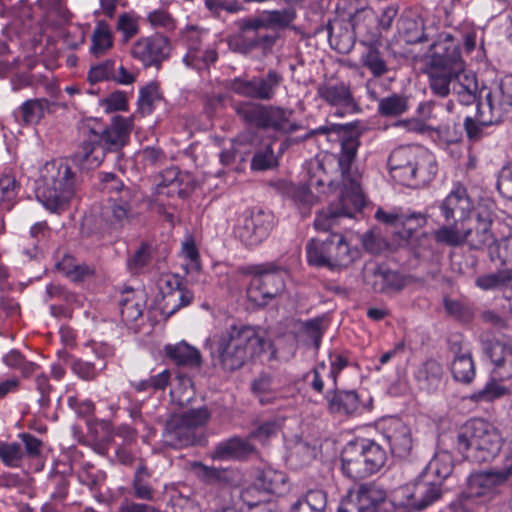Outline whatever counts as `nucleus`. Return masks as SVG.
Listing matches in <instances>:
<instances>
[{
    "label": "nucleus",
    "instance_id": "obj_1",
    "mask_svg": "<svg viewBox=\"0 0 512 512\" xmlns=\"http://www.w3.org/2000/svg\"><path fill=\"white\" fill-rule=\"evenodd\" d=\"M352 124H330L310 130L303 140L312 138L317 134L329 135L336 133L340 137L341 151L338 155V166L341 171V190L337 202L331 203L327 208L316 214L314 227L318 231L326 232L336 225L340 218L352 217L365 203L361 188L362 175L355 166L357 151L360 146L359 133L351 130Z\"/></svg>",
    "mask_w": 512,
    "mask_h": 512
},
{
    "label": "nucleus",
    "instance_id": "obj_2",
    "mask_svg": "<svg viewBox=\"0 0 512 512\" xmlns=\"http://www.w3.org/2000/svg\"><path fill=\"white\" fill-rule=\"evenodd\" d=\"M211 356L215 365L226 372H234L249 361L260 357L267 349L271 350L269 360H277V352L258 326L239 324L231 325L211 342Z\"/></svg>",
    "mask_w": 512,
    "mask_h": 512
},
{
    "label": "nucleus",
    "instance_id": "obj_3",
    "mask_svg": "<svg viewBox=\"0 0 512 512\" xmlns=\"http://www.w3.org/2000/svg\"><path fill=\"white\" fill-rule=\"evenodd\" d=\"M77 178L69 164L62 160L46 162L39 170L36 197L51 212L65 210L76 192Z\"/></svg>",
    "mask_w": 512,
    "mask_h": 512
},
{
    "label": "nucleus",
    "instance_id": "obj_4",
    "mask_svg": "<svg viewBox=\"0 0 512 512\" xmlns=\"http://www.w3.org/2000/svg\"><path fill=\"white\" fill-rule=\"evenodd\" d=\"M454 443L459 453L476 463L492 460L502 446L498 430L481 418L469 420L456 434Z\"/></svg>",
    "mask_w": 512,
    "mask_h": 512
},
{
    "label": "nucleus",
    "instance_id": "obj_5",
    "mask_svg": "<svg viewBox=\"0 0 512 512\" xmlns=\"http://www.w3.org/2000/svg\"><path fill=\"white\" fill-rule=\"evenodd\" d=\"M132 129V119L114 116L111 125L101 134L91 132L72 158L81 169H93L102 162L105 151H116L123 147Z\"/></svg>",
    "mask_w": 512,
    "mask_h": 512
},
{
    "label": "nucleus",
    "instance_id": "obj_6",
    "mask_svg": "<svg viewBox=\"0 0 512 512\" xmlns=\"http://www.w3.org/2000/svg\"><path fill=\"white\" fill-rule=\"evenodd\" d=\"M388 166L396 181L414 188L425 186L437 173V166L431 157L412 146L394 149L389 156Z\"/></svg>",
    "mask_w": 512,
    "mask_h": 512
},
{
    "label": "nucleus",
    "instance_id": "obj_7",
    "mask_svg": "<svg viewBox=\"0 0 512 512\" xmlns=\"http://www.w3.org/2000/svg\"><path fill=\"white\" fill-rule=\"evenodd\" d=\"M103 190L109 194L107 204L102 209V217L113 228H123L137 216L138 193L133 187L124 183L112 173H105L101 178Z\"/></svg>",
    "mask_w": 512,
    "mask_h": 512
},
{
    "label": "nucleus",
    "instance_id": "obj_8",
    "mask_svg": "<svg viewBox=\"0 0 512 512\" xmlns=\"http://www.w3.org/2000/svg\"><path fill=\"white\" fill-rule=\"evenodd\" d=\"M511 472L504 465L500 469L475 470L466 479L459 501L464 509H469L472 502L485 504L502 492V488L511 478Z\"/></svg>",
    "mask_w": 512,
    "mask_h": 512
},
{
    "label": "nucleus",
    "instance_id": "obj_9",
    "mask_svg": "<svg viewBox=\"0 0 512 512\" xmlns=\"http://www.w3.org/2000/svg\"><path fill=\"white\" fill-rule=\"evenodd\" d=\"M308 262L314 266L341 268L350 265L356 255L345 237L339 233H331L325 238H314L306 246Z\"/></svg>",
    "mask_w": 512,
    "mask_h": 512
},
{
    "label": "nucleus",
    "instance_id": "obj_10",
    "mask_svg": "<svg viewBox=\"0 0 512 512\" xmlns=\"http://www.w3.org/2000/svg\"><path fill=\"white\" fill-rule=\"evenodd\" d=\"M235 111L248 124L258 128L272 129L282 134H291L302 128L301 124L291 122L293 110L279 106L241 102Z\"/></svg>",
    "mask_w": 512,
    "mask_h": 512
},
{
    "label": "nucleus",
    "instance_id": "obj_11",
    "mask_svg": "<svg viewBox=\"0 0 512 512\" xmlns=\"http://www.w3.org/2000/svg\"><path fill=\"white\" fill-rule=\"evenodd\" d=\"M210 412L206 407L190 409L172 415L165 423L162 442L170 448H182L196 442L195 430L207 423Z\"/></svg>",
    "mask_w": 512,
    "mask_h": 512
},
{
    "label": "nucleus",
    "instance_id": "obj_12",
    "mask_svg": "<svg viewBox=\"0 0 512 512\" xmlns=\"http://www.w3.org/2000/svg\"><path fill=\"white\" fill-rule=\"evenodd\" d=\"M442 496L443 487L440 482H435L429 474L422 473L414 482L397 488L392 494V502L409 511H422Z\"/></svg>",
    "mask_w": 512,
    "mask_h": 512
},
{
    "label": "nucleus",
    "instance_id": "obj_13",
    "mask_svg": "<svg viewBox=\"0 0 512 512\" xmlns=\"http://www.w3.org/2000/svg\"><path fill=\"white\" fill-rule=\"evenodd\" d=\"M286 275L287 271L274 263L255 266L247 289L249 300L258 306H266L284 292Z\"/></svg>",
    "mask_w": 512,
    "mask_h": 512
},
{
    "label": "nucleus",
    "instance_id": "obj_14",
    "mask_svg": "<svg viewBox=\"0 0 512 512\" xmlns=\"http://www.w3.org/2000/svg\"><path fill=\"white\" fill-rule=\"evenodd\" d=\"M274 227V215L263 209L245 212L234 228L235 236L246 246L262 243Z\"/></svg>",
    "mask_w": 512,
    "mask_h": 512
},
{
    "label": "nucleus",
    "instance_id": "obj_15",
    "mask_svg": "<svg viewBox=\"0 0 512 512\" xmlns=\"http://www.w3.org/2000/svg\"><path fill=\"white\" fill-rule=\"evenodd\" d=\"M327 160V156L322 158L316 157L314 160H311L308 166V185H292L289 188L292 199L300 206L303 214H308L310 207L318 202V197L310 191V188L322 187L325 184L332 185V180L325 170Z\"/></svg>",
    "mask_w": 512,
    "mask_h": 512
},
{
    "label": "nucleus",
    "instance_id": "obj_16",
    "mask_svg": "<svg viewBox=\"0 0 512 512\" xmlns=\"http://www.w3.org/2000/svg\"><path fill=\"white\" fill-rule=\"evenodd\" d=\"M283 77L275 70H269L265 76H254L251 79L235 78L229 84V89L236 94L269 101L274 98Z\"/></svg>",
    "mask_w": 512,
    "mask_h": 512
},
{
    "label": "nucleus",
    "instance_id": "obj_17",
    "mask_svg": "<svg viewBox=\"0 0 512 512\" xmlns=\"http://www.w3.org/2000/svg\"><path fill=\"white\" fill-rule=\"evenodd\" d=\"M171 47L167 37L154 34L141 37L131 47V56L140 61L144 67L159 68L170 55Z\"/></svg>",
    "mask_w": 512,
    "mask_h": 512
},
{
    "label": "nucleus",
    "instance_id": "obj_18",
    "mask_svg": "<svg viewBox=\"0 0 512 512\" xmlns=\"http://www.w3.org/2000/svg\"><path fill=\"white\" fill-rule=\"evenodd\" d=\"M363 280L374 292L383 294L398 293L409 283L408 276L375 263L365 265Z\"/></svg>",
    "mask_w": 512,
    "mask_h": 512
},
{
    "label": "nucleus",
    "instance_id": "obj_19",
    "mask_svg": "<svg viewBox=\"0 0 512 512\" xmlns=\"http://www.w3.org/2000/svg\"><path fill=\"white\" fill-rule=\"evenodd\" d=\"M492 215L486 208H479L475 219L470 217L464 223V244L471 249H482L494 242L491 232Z\"/></svg>",
    "mask_w": 512,
    "mask_h": 512
},
{
    "label": "nucleus",
    "instance_id": "obj_20",
    "mask_svg": "<svg viewBox=\"0 0 512 512\" xmlns=\"http://www.w3.org/2000/svg\"><path fill=\"white\" fill-rule=\"evenodd\" d=\"M317 95L320 99L333 107H337V115L343 116L346 113L359 111L350 85L344 82H324L318 85Z\"/></svg>",
    "mask_w": 512,
    "mask_h": 512
},
{
    "label": "nucleus",
    "instance_id": "obj_21",
    "mask_svg": "<svg viewBox=\"0 0 512 512\" xmlns=\"http://www.w3.org/2000/svg\"><path fill=\"white\" fill-rule=\"evenodd\" d=\"M489 105L487 120L503 121L512 112V75L503 77L494 89L489 90L484 100Z\"/></svg>",
    "mask_w": 512,
    "mask_h": 512
},
{
    "label": "nucleus",
    "instance_id": "obj_22",
    "mask_svg": "<svg viewBox=\"0 0 512 512\" xmlns=\"http://www.w3.org/2000/svg\"><path fill=\"white\" fill-rule=\"evenodd\" d=\"M386 499L385 492L374 485H361L355 498L341 502L338 512H376Z\"/></svg>",
    "mask_w": 512,
    "mask_h": 512
},
{
    "label": "nucleus",
    "instance_id": "obj_23",
    "mask_svg": "<svg viewBox=\"0 0 512 512\" xmlns=\"http://www.w3.org/2000/svg\"><path fill=\"white\" fill-rule=\"evenodd\" d=\"M472 208L473 204L468 196L467 189L461 184H457L439 206L446 222L451 220L466 222Z\"/></svg>",
    "mask_w": 512,
    "mask_h": 512
},
{
    "label": "nucleus",
    "instance_id": "obj_24",
    "mask_svg": "<svg viewBox=\"0 0 512 512\" xmlns=\"http://www.w3.org/2000/svg\"><path fill=\"white\" fill-rule=\"evenodd\" d=\"M296 16V10L292 6L281 10H266L257 17L245 19L244 30L258 31L263 28L283 30L292 24Z\"/></svg>",
    "mask_w": 512,
    "mask_h": 512
},
{
    "label": "nucleus",
    "instance_id": "obj_25",
    "mask_svg": "<svg viewBox=\"0 0 512 512\" xmlns=\"http://www.w3.org/2000/svg\"><path fill=\"white\" fill-rule=\"evenodd\" d=\"M159 287L164 297V307L169 309V314L189 305L193 300V293L182 287L181 279L177 275H162Z\"/></svg>",
    "mask_w": 512,
    "mask_h": 512
},
{
    "label": "nucleus",
    "instance_id": "obj_26",
    "mask_svg": "<svg viewBox=\"0 0 512 512\" xmlns=\"http://www.w3.org/2000/svg\"><path fill=\"white\" fill-rule=\"evenodd\" d=\"M450 351L454 354L451 362L453 378L463 384H469L475 377V364L470 350L462 345L460 337L450 340Z\"/></svg>",
    "mask_w": 512,
    "mask_h": 512
},
{
    "label": "nucleus",
    "instance_id": "obj_27",
    "mask_svg": "<svg viewBox=\"0 0 512 512\" xmlns=\"http://www.w3.org/2000/svg\"><path fill=\"white\" fill-rule=\"evenodd\" d=\"M430 65L454 67L457 70L463 68L464 62L459 47L451 34H445L442 39L431 45Z\"/></svg>",
    "mask_w": 512,
    "mask_h": 512
},
{
    "label": "nucleus",
    "instance_id": "obj_28",
    "mask_svg": "<svg viewBox=\"0 0 512 512\" xmlns=\"http://www.w3.org/2000/svg\"><path fill=\"white\" fill-rule=\"evenodd\" d=\"M384 437L390 446L391 453L399 458H406L413 447L410 428L402 421L395 419L385 429Z\"/></svg>",
    "mask_w": 512,
    "mask_h": 512
},
{
    "label": "nucleus",
    "instance_id": "obj_29",
    "mask_svg": "<svg viewBox=\"0 0 512 512\" xmlns=\"http://www.w3.org/2000/svg\"><path fill=\"white\" fill-rule=\"evenodd\" d=\"M484 352L494 364V373L500 379L512 377V346L499 340L486 342Z\"/></svg>",
    "mask_w": 512,
    "mask_h": 512
},
{
    "label": "nucleus",
    "instance_id": "obj_30",
    "mask_svg": "<svg viewBox=\"0 0 512 512\" xmlns=\"http://www.w3.org/2000/svg\"><path fill=\"white\" fill-rule=\"evenodd\" d=\"M341 462L343 473L353 480L364 479L374 474L358 444H349L345 447Z\"/></svg>",
    "mask_w": 512,
    "mask_h": 512
},
{
    "label": "nucleus",
    "instance_id": "obj_31",
    "mask_svg": "<svg viewBox=\"0 0 512 512\" xmlns=\"http://www.w3.org/2000/svg\"><path fill=\"white\" fill-rule=\"evenodd\" d=\"M196 476L207 485L231 486L238 482V473L229 468H216L201 462L193 464Z\"/></svg>",
    "mask_w": 512,
    "mask_h": 512
},
{
    "label": "nucleus",
    "instance_id": "obj_32",
    "mask_svg": "<svg viewBox=\"0 0 512 512\" xmlns=\"http://www.w3.org/2000/svg\"><path fill=\"white\" fill-rule=\"evenodd\" d=\"M397 27L399 35L409 44L429 40V35L424 25V19L418 14L408 13L401 15Z\"/></svg>",
    "mask_w": 512,
    "mask_h": 512
},
{
    "label": "nucleus",
    "instance_id": "obj_33",
    "mask_svg": "<svg viewBox=\"0 0 512 512\" xmlns=\"http://www.w3.org/2000/svg\"><path fill=\"white\" fill-rule=\"evenodd\" d=\"M460 70L461 69L457 70L454 67L430 65L428 71L429 86L433 94L440 97L448 96L452 92L456 74H458Z\"/></svg>",
    "mask_w": 512,
    "mask_h": 512
},
{
    "label": "nucleus",
    "instance_id": "obj_34",
    "mask_svg": "<svg viewBox=\"0 0 512 512\" xmlns=\"http://www.w3.org/2000/svg\"><path fill=\"white\" fill-rule=\"evenodd\" d=\"M55 104L46 98L30 99L25 101L15 112V117L24 125L37 124L43 119L46 113L52 112Z\"/></svg>",
    "mask_w": 512,
    "mask_h": 512
},
{
    "label": "nucleus",
    "instance_id": "obj_35",
    "mask_svg": "<svg viewBox=\"0 0 512 512\" xmlns=\"http://www.w3.org/2000/svg\"><path fill=\"white\" fill-rule=\"evenodd\" d=\"M452 93L462 105H472L478 99V84L475 75L468 74L464 69L456 74Z\"/></svg>",
    "mask_w": 512,
    "mask_h": 512
},
{
    "label": "nucleus",
    "instance_id": "obj_36",
    "mask_svg": "<svg viewBox=\"0 0 512 512\" xmlns=\"http://www.w3.org/2000/svg\"><path fill=\"white\" fill-rule=\"evenodd\" d=\"M475 285L484 291H500L507 299L508 291L512 290V269H501L480 275L476 278Z\"/></svg>",
    "mask_w": 512,
    "mask_h": 512
},
{
    "label": "nucleus",
    "instance_id": "obj_37",
    "mask_svg": "<svg viewBox=\"0 0 512 512\" xmlns=\"http://www.w3.org/2000/svg\"><path fill=\"white\" fill-rule=\"evenodd\" d=\"M287 480L284 472L267 468L258 472L254 486L263 492L280 496L287 491Z\"/></svg>",
    "mask_w": 512,
    "mask_h": 512
},
{
    "label": "nucleus",
    "instance_id": "obj_38",
    "mask_svg": "<svg viewBox=\"0 0 512 512\" xmlns=\"http://www.w3.org/2000/svg\"><path fill=\"white\" fill-rule=\"evenodd\" d=\"M490 109L485 101L477 104L475 117L467 116L464 120V129L468 139L472 142L479 141L484 135V128L500 123L501 121L489 122Z\"/></svg>",
    "mask_w": 512,
    "mask_h": 512
},
{
    "label": "nucleus",
    "instance_id": "obj_39",
    "mask_svg": "<svg viewBox=\"0 0 512 512\" xmlns=\"http://www.w3.org/2000/svg\"><path fill=\"white\" fill-rule=\"evenodd\" d=\"M327 401L329 409L332 413L351 415L355 413L359 407V397L354 390H335L328 393Z\"/></svg>",
    "mask_w": 512,
    "mask_h": 512
},
{
    "label": "nucleus",
    "instance_id": "obj_40",
    "mask_svg": "<svg viewBox=\"0 0 512 512\" xmlns=\"http://www.w3.org/2000/svg\"><path fill=\"white\" fill-rule=\"evenodd\" d=\"M443 369L435 360H427L416 372L415 378L421 390L436 391L442 383Z\"/></svg>",
    "mask_w": 512,
    "mask_h": 512
},
{
    "label": "nucleus",
    "instance_id": "obj_41",
    "mask_svg": "<svg viewBox=\"0 0 512 512\" xmlns=\"http://www.w3.org/2000/svg\"><path fill=\"white\" fill-rule=\"evenodd\" d=\"M254 447L245 439L233 437L219 443L213 452L214 459H238L246 456Z\"/></svg>",
    "mask_w": 512,
    "mask_h": 512
},
{
    "label": "nucleus",
    "instance_id": "obj_42",
    "mask_svg": "<svg viewBox=\"0 0 512 512\" xmlns=\"http://www.w3.org/2000/svg\"><path fill=\"white\" fill-rule=\"evenodd\" d=\"M329 42L339 52L349 50L353 43L354 35L350 31L349 23L342 20L329 21L326 25Z\"/></svg>",
    "mask_w": 512,
    "mask_h": 512
},
{
    "label": "nucleus",
    "instance_id": "obj_43",
    "mask_svg": "<svg viewBox=\"0 0 512 512\" xmlns=\"http://www.w3.org/2000/svg\"><path fill=\"white\" fill-rule=\"evenodd\" d=\"M218 58L215 49H202L196 42L188 46V51L183 59L184 63L196 70L208 69Z\"/></svg>",
    "mask_w": 512,
    "mask_h": 512
},
{
    "label": "nucleus",
    "instance_id": "obj_44",
    "mask_svg": "<svg viewBox=\"0 0 512 512\" xmlns=\"http://www.w3.org/2000/svg\"><path fill=\"white\" fill-rule=\"evenodd\" d=\"M447 222L433 232L434 240L439 244H444L450 247H460L464 245V223L460 220H452Z\"/></svg>",
    "mask_w": 512,
    "mask_h": 512
},
{
    "label": "nucleus",
    "instance_id": "obj_45",
    "mask_svg": "<svg viewBox=\"0 0 512 512\" xmlns=\"http://www.w3.org/2000/svg\"><path fill=\"white\" fill-rule=\"evenodd\" d=\"M167 355L178 365L199 367L201 365L200 352L186 342L166 346Z\"/></svg>",
    "mask_w": 512,
    "mask_h": 512
},
{
    "label": "nucleus",
    "instance_id": "obj_46",
    "mask_svg": "<svg viewBox=\"0 0 512 512\" xmlns=\"http://www.w3.org/2000/svg\"><path fill=\"white\" fill-rule=\"evenodd\" d=\"M326 504L324 491L309 490L292 504L290 512H324Z\"/></svg>",
    "mask_w": 512,
    "mask_h": 512
},
{
    "label": "nucleus",
    "instance_id": "obj_47",
    "mask_svg": "<svg viewBox=\"0 0 512 512\" xmlns=\"http://www.w3.org/2000/svg\"><path fill=\"white\" fill-rule=\"evenodd\" d=\"M240 34L238 36L239 50L248 53L252 49L262 46L270 47L275 43L276 38L268 34H259L258 31H245L244 20L239 22Z\"/></svg>",
    "mask_w": 512,
    "mask_h": 512
},
{
    "label": "nucleus",
    "instance_id": "obj_48",
    "mask_svg": "<svg viewBox=\"0 0 512 512\" xmlns=\"http://www.w3.org/2000/svg\"><path fill=\"white\" fill-rule=\"evenodd\" d=\"M453 467L451 455L446 452L439 453L429 462L423 474H429L431 479L440 482L443 487V482L451 475Z\"/></svg>",
    "mask_w": 512,
    "mask_h": 512
},
{
    "label": "nucleus",
    "instance_id": "obj_49",
    "mask_svg": "<svg viewBox=\"0 0 512 512\" xmlns=\"http://www.w3.org/2000/svg\"><path fill=\"white\" fill-rule=\"evenodd\" d=\"M119 306L123 321L130 323L142 316L144 302L140 295L131 290L124 293L119 301Z\"/></svg>",
    "mask_w": 512,
    "mask_h": 512
},
{
    "label": "nucleus",
    "instance_id": "obj_50",
    "mask_svg": "<svg viewBox=\"0 0 512 512\" xmlns=\"http://www.w3.org/2000/svg\"><path fill=\"white\" fill-rule=\"evenodd\" d=\"M151 473L147 466L141 462L134 474L132 480L133 495L137 499L151 501L154 498L155 491L149 483Z\"/></svg>",
    "mask_w": 512,
    "mask_h": 512
},
{
    "label": "nucleus",
    "instance_id": "obj_51",
    "mask_svg": "<svg viewBox=\"0 0 512 512\" xmlns=\"http://www.w3.org/2000/svg\"><path fill=\"white\" fill-rule=\"evenodd\" d=\"M373 473L379 471L387 461L385 449L375 441L366 440L358 444Z\"/></svg>",
    "mask_w": 512,
    "mask_h": 512
},
{
    "label": "nucleus",
    "instance_id": "obj_52",
    "mask_svg": "<svg viewBox=\"0 0 512 512\" xmlns=\"http://www.w3.org/2000/svg\"><path fill=\"white\" fill-rule=\"evenodd\" d=\"M55 267L59 272L63 273L72 281H81L93 273V269L86 264L77 263L70 255H65L56 263Z\"/></svg>",
    "mask_w": 512,
    "mask_h": 512
},
{
    "label": "nucleus",
    "instance_id": "obj_53",
    "mask_svg": "<svg viewBox=\"0 0 512 512\" xmlns=\"http://www.w3.org/2000/svg\"><path fill=\"white\" fill-rule=\"evenodd\" d=\"M113 45L112 34L108 24L104 21H99L93 31L91 53L100 57Z\"/></svg>",
    "mask_w": 512,
    "mask_h": 512
},
{
    "label": "nucleus",
    "instance_id": "obj_54",
    "mask_svg": "<svg viewBox=\"0 0 512 512\" xmlns=\"http://www.w3.org/2000/svg\"><path fill=\"white\" fill-rule=\"evenodd\" d=\"M408 110V99L406 96L393 94L382 98L378 104V112L382 116L397 117Z\"/></svg>",
    "mask_w": 512,
    "mask_h": 512
},
{
    "label": "nucleus",
    "instance_id": "obj_55",
    "mask_svg": "<svg viewBox=\"0 0 512 512\" xmlns=\"http://www.w3.org/2000/svg\"><path fill=\"white\" fill-rule=\"evenodd\" d=\"M362 62L374 77H381L389 71L381 52L373 46L368 47L362 55Z\"/></svg>",
    "mask_w": 512,
    "mask_h": 512
},
{
    "label": "nucleus",
    "instance_id": "obj_56",
    "mask_svg": "<svg viewBox=\"0 0 512 512\" xmlns=\"http://www.w3.org/2000/svg\"><path fill=\"white\" fill-rule=\"evenodd\" d=\"M428 216L421 212L403 211L400 227L403 228L400 233L401 238L408 240L414 231L424 227L427 224Z\"/></svg>",
    "mask_w": 512,
    "mask_h": 512
},
{
    "label": "nucleus",
    "instance_id": "obj_57",
    "mask_svg": "<svg viewBox=\"0 0 512 512\" xmlns=\"http://www.w3.org/2000/svg\"><path fill=\"white\" fill-rule=\"evenodd\" d=\"M160 100L159 87L151 83L141 89L138 99V110L142 115L150 114L154 108L155 102Z\"/></svg>",
    "mask_w": 512,
    "mask_h": 512
},
{
    "label": "nucleus",
    "instance_id": "obj_58",
    "mask_svg": "<svg viewBox=\"0 0 512 512\" xmlns=\"http://www.w3.org/2000/svg\"><path fill=\"white\" fill-rule=\"evenodd\" d=\"M4 363L14 369H19L24 376L32 374L37 365L31 361H27L24 356L18 350H11L4 358Z\"/></svg>",
    "mask_w": 512,
    "mask_h": 512
},
{
    "label": "nucleus",
    "instance_id": "obj_59",
    "mask_svg": "<svg viewBox=\"0 0 512 512\" xmlns=\"http://www.w3.org/2000/svg\"><path fill=\"white\" fill-rule=\"evenodd\" d=\"M276 165L277 159L274 156L271 144H268L263 149L258 150L251 160V168L256 171L267 170Z\"/></svg>",
    "mask_w": 512,
    "mask_h": 512
},
{
    "label": "nucleus",
    "instance_id": "obj_60",
    "mask_svg": "<svg viewBox=\"0 0 512 512\" xmlns=\"http://www.w3.org/2000/svg\"><path fill=\"white\" fill-rule=\"evenodd\" d=\"M23 453L18 443L0 442V459L8 467H18Z\"/></svg>",
    "mask_w": 512,
    "mask_h": 512
},
{
    "label": "nucleus",
    "instance_id": "obj_61",
    "mask_svg": "<svg viewBox=\"0 0 512 512\" xmlns=\"http://www.w3.org/2000/svg\"><path fill=\"white\" fill-rule=\"evenodd\" d=\"M117 30L123 34V41L127 42L138 34V19L131 13H122L117 20Z\"/></svg>",
    "mask_w": 512,
    "mask_h": 512
},
{
    "label": "nucleus",
    "instance_id": "obj_62",
    "mask_svg": "<svg viewBox=\"0 0 512 512\" xmlns=\"http://www.w3.org/2000/svg\"><path fill=\"white\" fill-rule=\"evenodd\" d=\"M280 429V423L275 420H268L258 425L250 432L249 438L256 439L261 443L266 442L272 436H275Z\"/></svg>",
    "mask_w": 512,
    "mask_h": 512
},
{
    "label": "nucleus",
    "instance_id": "obj_63",
    "mask_svg": "<svg viewBox=\"0 0 512 512\" xmlns=\"http://www.w3.org/2000/svg\"><path fill=\"white\" fill-rule=\"evenodd\" d=\"M362 245L367 252L374 255L382 253L388 247L385 239L373 231H368L362 236Z\"/></svg>",
    "mask_w": 512,
    "mask_h": 512
},
{
    "label": "nucleus",
    "instance_id": "obj_64",
    "mask_svg": "<svg viewBox=\"0 0 512 512\" xmlns=\"http://www.w3.org/2000/svg\"><path fill=\"white\" fill-rule=\"evenodd\" d=\"M150 257V246L142 243L127 262L129 270L133 273L138 272L149 263Z\"/></svg>",
    "mask_w": 512,
    "mask_h": 512
}]
</instances>
